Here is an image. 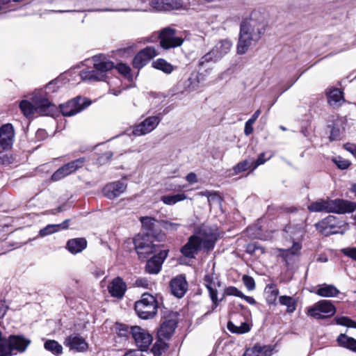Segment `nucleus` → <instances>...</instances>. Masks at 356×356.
Wrapping results in <instances>:
<instances>
[{"instance_id":"a211bd4d","label":"nucleus","mask_w":356,"mask_h":356,"mask_svg":"<svg viewBox=\"0 0 356 356\" xmlns=\"http://www.w3.org/2000/svg\"><path fill=\"white\" fill-rule=\"evenodd\" d=\"M198 242L197 237L193 235L188 238V242L181 248V253L184 258H181L179 264H188L182 261L185 259H193L197 252L203 249Z\"/></svg>"},{"instance_id":"6e6d98bb","label":"nucleus","mask_w":356,"mask_h":356,"mask_svg":"<svg viewBox=\"0 0 356 356\" xmlns=\"http://www.w3.org/2000/svg\"><path fill=\"white\" fill-rule=\"evenodd\" d=\"M225 293L227 296H234L236 297H240L241 296H243V293L238 290V289H236L234 286L227 287L225 291Z\"/></svg>"},{"instance_id":"9d476101","label":"nucleus","mask_w":356,"mask_h":356,"mask_svg":"<svg viewBox=\"0 0 356 356\" xmlns=\"http://www.w3.org/2000/svg\"><path fill=\"white\" fill-rule=\"evenodd\" d=\"M160 45L164 49L180 47L184 42L181 37L176 35V30L171 27H165L159 33Z\"/></svg>"},{"instance_id":"39448f33","label":"nucleus","mask_w":356,"mask_h":356,"mask_svg":"<svg viewBox=\"0 0 356 356\" xmlns=\"http://www.w3.org/2000/svg\"><path fill=\"white\" fill-rule=\"evenodd\" d=\"M94 70H82L80 73L81 79L88 81H104L108 71L114 67L113 62L108 60L104 55L92 57Z\"/></svg>"},{"instance_id":"bb28decb","label":"nucleus","mask_w":356,"mask_h":356,"mask_svg":"<svg viewBox=\"0 0 356 356\" xmlns=\"http://www.w3.org/2000/svg\"><path fill=\"white\" fill-rule=\"evenodd\" d=\"M87 247V241L85 238H75L67 241L66 249L72 254L81 252Z\"/></svg>"},{"instance_id":"58836bf2","label":"nucleus","mask_w":356,"mask_h":356,"mask_svg":"<svg viewBox=\"0 0 356 356\" xmlns=\"http://www.w3.org/2000/svg\"><path fill=\"white\" fill-rule=\"evenodd\" d=\"M200 78L197 74L192 73L185 82V89L188 91H194L199 88Z\"/></svg>"},{"instance_id":"473e14b6","label":"nucleus","mask_w":356,"mask_h":356,"mask_svg":"<svg viewBox=\"0 0 356 356\" xmlns=\"http://www.w3.org/2000/svg\"><path fill=\"white\" fill-rule=\"evenodd\" d=\"M175 0H152V6L157 10H170L177 8Z\"/></svg>"},{"instance_id":"4be33fe9","label":"nucleus","mask_w":356,"mask_h":356,"mask_svg":"<svg viewBox=\"0 0 356 356\" xmlns=\"http://www.w3.org/2000/svg\"><path fill=\"white\" fill-rule=\"evenodd\" d=\"M172 293L177 298H182L188 290V283L186 277L179 275L173 278L170 283Z\"/></svg>"},{"instance_id":"c756f323","label":"nucleus","mask_w":356,"mask_h":356,"mask_svg":"<svg viewBox=\"0 0 356 356\" xmlns=\"http://www.w3.org/2000/svg\"><path fill=\"white\" fill-rule=\"evenodd\" d=\"M220 59L217 57L216 54L211 49L210 51L207 53L199 60L198 65L200 70L206 68L205 71L207 74H209L211 72L212 68L209 67V63H216Z\"/></svg>"},{"instance_id":"5701e85b","label":"nucleus","mask_w":356,"mask_h":356,"mask_svg":"<svg viewBox=\"0 0 356 356\" xmlns=\"http://www.w3.org/2000/svg\"><path fill=\"white\" fill-rule=\"evenodd\" d=\"M334 218L329 216L316 224V229L324 236H330L338 233L337 227L333 225Z\"/></svg>"},{"instance_id":"6ab92c4d","label":"nucleus","mask_w":356,"mask_h":356,"mask_svg":"<svg viewBox=\"0 0 356 356\" xmlns=\"http://www.w3.org/2000/svg\"><path fill=\"white\" fill-rule=\"evenodd\" d=\"M14 138L15 131L11 124L7 123L0 127V147L3 150L12 147Z\"/></svg>"},{"instance_id":"603ef678","label":"nucleus","mask_w":356,"mask_h":356,"mask_svg":"<svg viewBox=\"0 0 356 356\" xmlns=\"http://www.w3.org/2000/svg\"><path fill=\"white\" fill-rule=\"evenodd\" d=\"M259 350V345L256 344L252 348H248L243 356H260Z\"/></svg>"},{"instance_id":"ddd939ff","label":"nucleus","mask_w":356,"mask_h":356,"mask_svg":"<svg viewBox=\"0 0 356 356\" xmlns=\"http://www.w3.org/2000/svg\"><path fill=\"white\" fill-rule=\"evenodd\" d=\"M85 161V158H79L63 165L51 175V180L57 181L72 174L83 166Z\"/></svg>"},{"instance_id":"2f4dec72","label":"nucleus","mask_w":356,"mask_h":356,"mask_svg":"<svg viewBox=\"0 0 356 356\" xmlns=\"http://www.w3.org/2000/svg\"><path fill=\"white\" fill-rule=\"evenodd\" d=\"M315 293L321 297H334L339 293V291L332 284H323L316 286Z\"/></svg>"},{"instance_id":"cd10ccee","label":"nucleus","mask_w":356,"mask_h":356,"mask_svg":"<svg viewBox=\"0 0 356 356\" xmlns=\"http://www.w3.org/2000/svg\"><path fill=\"white\" fill-rule=\"evenodd\" d=\"M177 327V323L173 319L165 321L158 330V336L161 339H168L173 334Z\"/></svg>"},{"instance_id":"a19ab883","label":"nucleus","mask_w":356,"mask_h":356,"mask_svg":"<svg viewBox=\"0 0 356 356\" xmlns=\"http://www.w3.org/2000/svg\"><path fill=\"white\" fill-rule=\"evenodd\" d=\"M186 196L183 194H176L172 195H163L161 197V200L167 205H173L178 202L184 200Z\"/></svg>"},{"instance_id":"79ce46f5","label":"nucleus","mask_w":356,"mask_h":356,"mask_svg":"<svg viewBox=\"0 0 356 356\" xmlns=\"http://www.w3.org/2000/svg\"><path fill=\"white\" fill-rule=\"evenodd\" d=\"M280 303L287 307L286 311L292 313L296 310V302L294 299L291 296H282L279 298Z\"/></svg>"},{"instance_id":"20e7f679","label":"nucleus","mask_w":356,"mask_h":356,"mask_svg":"<svg viewBox=\"0 0 356 356\" xmlns=\"http://www.w3.org/2000/svg\"><path fill=\"white\" fill-rule=\"evenodd\" d=\"M284 231L293 239L302 238L305 234L303 223L296 225H288ZM302 245L299 242L292 241V246L289 248L279 249L281 256L285 260L286 265H290L299 255Z\"/></svg>"},{"instance_id":"37998d69","label":"nucleus","mask_w":356,"mask_h":356,"mask_svg":"<svg viewBox=\"0 0 356 356\" xmlns=\"http://www.w3.org/2000/svg\"><path fill=\"white\" fill-rule=\"evenodd\" d=\"M334 321L337 325L356 328V322L346 316H337Z\"/></svg>"},{"instance_id":"a878e982","label":"nucleus","mask_w":356,"mask_h":356,"mask_svg":"<svg viewBox=\"0 0 356 356\" xmlns=\"http://www.w3.org/2000/svg\"><path fill=\"white\" fill-rule=\"evenodd\" d=\"M111 296L121 298L126 291V284L120 277L115 278L108 286Z\"/></svg>"},{"instance_id":"7c9ffc66","label":"nucleus","mask_w":356,"mask_h":356,"mask_svg":"<svg viewBox=\"0 0 356 356\" xmlns=\"http://www.w3.org/2000/svg\"><path fill=\"white\" fill-rule=\"evenodd\" d=\"M232 43L227 39L219 41L212 49L217 57L220 60L224 56L229 52Z\"/></svg>"},{"instance_id":"6e6552de","label":"nucleus","mask_w":356,"mask_h":356,"mask_svg":"<svg viewBox=\"0 0 356 356\" xmlns=\"http://www.w3.org/2000/svg\"><path fill=\"white\" fill-rule=\"evenodd\" d=\"M135 250L140 260H147L151 254L156 253L159 245H155L149 239V236L138 234L134 238Z\"/></svg>"},{"instance_id":"774afa93","label":"nucleus","mask_w":356,"mask_h":356,"mask_svg":"<svg viewBox=\"0 0 356 356\" xmlns=\"http://www.w3.org/2000/svg\"><path fill=\"white\" fill-rule=\"evenodd\" d=\"M109 92L117 96L121 92V90H118L114 88H111L109 89Z\"/></svg>"},{"instance_id":"ea45409f","label":"nucleus","mask_w":356,"mask_h":356,"mask_svg":"<svg viewBox=\"0 0 356 356\" xmlns=\"http://www.w3.org/2000/svg\"><path fill=\"white\" fill-rule=\"evenodd\" d=\"M227 328L230 332L236 334H244L249 332L250 330L249 324L246 322L241 323L240 325H236L229 321L227 323Z\"/></svg>"},{"instance_id":"72a5a7b5","label":"nucleus","mask_w":356,"mask_h":356,"mask_svg":"<svg viewBox=\"0 0 356 356\" xmlns=\"http://www.w3.org/2000/svg\"><path fill=\"white\" fill-rule=\"evenodd\" d=\"M339 345L352 351L356 352V339L345 334H341L337 337Z\"/></svg>"},{"instance_id":"69168bd1","label":"nucleus","mask_w":356,"mask_h":356,"mask_svg":"<svg viewBox=\"0 0 356 356\" xmlns=\"http://www.w3.org/2000/svg\"><path fill=\"white\" fill-rule=\"evenodd\" d=\"M240 298L244 299L247 302H248L250 305L256 304V301L252 297L247 296L243 294V296H241Z\"/></svg>"},{"instance_id":"7ed1b4c3","label":"nucleus","mask_w":356,"mask_h":356,"mask_svg":"<svg viewBox=\"0 0 356 356\" xmlns=\"http://www.w3.org/2000/svg\"><path fill=\"white\" fill-rule=\"evenodd\" d=\"M307 209L311 212L346 213L354 211L356 209V204L341 199H319L312 202L308 205Z\"/></svg>"},{"instance_id":"680f3d73","label":"nucleus","mask_w":356,"mask_h":356,"mask_svg":"<svg viewBox=\"0 0 356 356\" xmlns=\"http://www.w3.org/2000/svg\"><path fill=\"white\" fill-rule=\"evenodd\" d=\"M136 284L138 286H141V287H143V288H147L149 286V282H148V280L147 279L140 278V279H138L136 281Z\"/></svg>"},{"instance_id":"9b49d317","label":"nucleus","mask_w":356,"mask_h":356,"mask_svg":"<svg viewBox=\"0 0 356 356\" xmlns=\"http://www.w3.org/2000/svg\"><path fill=\"white\" fill-rule=\"evenodd\" d=\"M91 102L86 98L76 97L65 104H60V111L64 116H72L89 106Z\"/></svg>"},{"instance_id":"c03bdc74","label":"nucleus","mask_w":356,"mask_h":356,"mask_svg":"<svg viewBox=\"0 0 356 356\" xmlns=\"http://www.w3.org/2000/svg\"><path fill=\"white\" fill-rule=\"evenodd\" d=\"M252 168L251 162H249L248 160L243 161L242 162L238 163L234 168V170L236 174H238L241 172H244L248 169Z\"/></svg>"},{"instance_id":"f257e3e1","label":"nucleus","mask_w":356,"mask_h":356,"mask_svg":"<svg viewBox=\"0 0 356 356\" xmlns=\"http://www.w3.org/2000/svg\"><path fill=\"white\" fill-rule=\"evenodd\" d=\"M269 15L264 8L254 10L249 17L244 19L240 24V32L236 51L245 54L249 48L255 45L266 31Z\"/></svg>"},{"instance_id":"338daca9","label":"nucleus","mask_w":356,"mask_h":356,"mask_svg":"<svg viewBox=\"0 0 356 356\" xmlns=\"http://www.w3.org/2000/svg\"><path fill=\"white\" fill-rule=\"evenodd\" d=\"M161 268H145L146 273L152 275H157L159 273Z\"/></svg>"},{"instance_id":"4c0bfd02","label":"nucleus","mask_w":356,"mask_h":356,"mask_svg":"<svg viewBox=\"0 0 356 356\" xmlns=\"http://www.w3.org/2000/svg\"><path fill=\"white\" fill-rule=\"evenodd\" d=\"M44 348L55 355H60L63 353L62 346L55 340H47L44 344Z\"/></svg>"},{"instance_id":"c85d7f7f","label":"nucleus","mask_w":356,"mask_h":356,"mask_svg":"<svg viewBox=\"0 0 356 356\" xmlns=\"http://www.w3.org/2000/svg\"><path fill=\"white\" fill-rule=\"evenodd\" d=\"M159 248H158L156 253H153L154 255L152 257L147 259V263L146 267H161L168 256V250H160Z\"/></svg>"},{"instance_id":"423d86ee","label":"nucleus","mask_w":356,"mask_h":356,"mask_svg":"<svg viewBox=\"0 0 356 356\" xmlns=\"http://www.w3.org/2000/svg\"><path fill=\"white\" fill-rule=\"evenodd\" d=\"M134 309L140 318H152L157 313L158 302L154 296L145 293L141 299L136 302Z\"/></svg>"},{"instance_id":"0eeeda50","label":"nucleus","mask_w":356,"mask_h":356,"mask_svg":"<svg viewBox=\"0 0 356 356\" xmlns=\"http://www.w3.org/2000/svg\"><path fill=\"white\" fill-rule=\"evenodd\" d=\"M198 239V243L201 247L209 251L213 250L216 242L220 237V232L216 225H202L198 232L194 235Z\"/></svg>"},{"instance_id":"49530a36","label":"nucleus","mask_w":356,"mask_h":356,"mask_svg":"<svg viewBox=\"0 0 356 356\" xmlns=\"http://www.w3.org/2000/svg\"><path fill=\"white\" fill-rule=\"evenodd\" d=\"M115 68L118 71L119 73L124 76L127 79H130L131 75L130 74L131 69L130 67L124 63H119L116 65Z\"/></svg>"},{"instance_id":"4468645a","label":"nucleus","mask_w":356,"mask_h":356,"mask_svg":"<svg viewBox=\"0 0 356 356\" xmlns=\"http://www.w3.org/2000/svg\"><path fill=\"white\" fill-rule=\"evenodd\" d=\"M130 332L136 345L142 350H146L152 342V335L139 326H131Z\"/></svg>"},{"instance_id":"0e129e2a","label":"nucleus","mask_w":356,"mask_h":356,"mask_svg":"<svg viewBox=\"0 0 356 356\" xmlns=\"http://www.w3.org/2000/svg\"><path fill=\"white\" fill-rule=\"evenodd\" d=\"M261 111L260 109L257 110L252 115V116L248 120L249 122L254 123L255 121L259 118V115L261 114Z\"/></svg>"},{"instance_id":"052dcab7","label":"nucleus","mask_w":356,"mask_h":356,"mask_svg":"<svg viewBox=\"0 0 356 356\" xmlns=\"http://www.w3.org/2000/svg\"><path fill=\"white\" fill-rule=\"evenodd\" d=\"M344 148L356 157V145L350 143H346L344 145Z\"/></svg>"},{"instance_id":"09e8293b","label":"nucleus","mask_w":356,"mask_h":356,"mask_svg":"<svg viewBox=\"0 0 356 356\" xmlns=\"http://www.w3.org/2000/svg\"><path fill=\"white\" fill-rule=\"evenodd\" d=\"M161 225L163 229L170 231H175L181 226L179 223L172 222L168 220L161 221Z\"/></svg>"},{"instance_id":"de8ad7c7","label":"nucleus","mask_w":356,"mask_h":356,"mask_svg":"<svg viewBox=\"0 0 356 356\" xmlns=\"http://www.w3.org/2000/svg\"><path fill=\"white\" fill-rule=\"evenodd\" d=\"M332 160L334 163L338 166V168L341 170L347 169L350 165L349 161L343 159L340 156L334 157Z\"/></svg>"},{"instance_id":"f3484780","label":"nucleus","mask_w":356,"mask_h":356,"mask_svg":"<svg viewBox=\"0 0 356 356\" xmlns=\"http://www.w3.org/2000/svg\"><path fill=\"white\" fill-rule=\"evenodd\" d=\"M159 54L158 50L154 47H147L140 51L134 57L133 65L136 68H141L145 65L149 60Z\"/></svg>"},{"instance_id":"b1692460","label":"nucleus","mask_w":356,"mask_h":356,"mask_svg":"<svg viewBox=\"0 0 356 356\" xmlns=\"http://www.w3.org/2000/svg\"><path fill=\"white\" fill-rule=\"evenodd\" d=\"M9 345L13 350L24 352L29 346L31 341L20 335H10L9 337Z\"/></svg>"},{"instance_id":"412c9836","label":"nucleus","mask_w":356,"mask_h":356,"mask_svg":"<svg viewBox=\"0 0 356 356\" xmlns=\"http://www.w3.org/2000/svg\"><path fill=\"white\" fill-rule=\"evenodd\" d=\"M127 188V184L121 181H113L106 184L103 188L105 197L110 200L115 199L122 194Z\"/></svg>"},{"instance_id":"f03ea898","label":"nucleus","mask_w":356,"mask_h":356,"mask_svg":"<svg viewBox=\"0 0 356 356\" xmlns=\"http://www.w3.org/2000/svg\"><path fill=\"white\" fill-rule=\"evenodd\" d=\"M54 86V83L50 82L44 89L35 90L31 97V102L26 99L21 101L19 108L24 115L29 118L35 113H38L42 115L54 116L56 106L49 100L47 91L51 90V92H55Z\"/></svg>"},{"instance_id":"13d9d810","label":"nucleus","mask_w":356,"mask_h":356,"mask_svg":"<svg viewBox=\"0 0 356 356\" xmlns=\"http://www.w3.org/2000/svg\"><path fill=\"white\" fill-rule=\"evenodd\" d=\"M340 137V130L338 128L333 127L331 130L330 139L331 140H338Z\"/></svg>"},{"instance_id":"a18cd8bd","label":"nucleus","mask_w":356,"mask_h":356,"mask_svg":"<svg viewBox=\"0 0 356 356\" xmlns=\"http://www.w3.org/2000/svg\"><path fill=\"white\" fill-rule=\"evenodd\" d=\"M246 252L250 254H262L264 250L261 247L257 245L256 243H252L246 246Z\"/></svg>"},{"instance_id":"864d4df0","label":"nucleus","mask_w":356,"mask_h":356,"mask_svg":"<svg viewBox=\"0 0 356 356\" xmlns=\"http://www.w3.org/2000/svg\"><path fill=\"white\" fill-rule=\"evenodd\" d=\"M343 254L356 261V247H348L342 249Z\"/></svg>"},{"instance_id":"c9c22d12","label":"nucleus","mask_w":356,"mask_h":356,"mask_svg":"<svg viewBox=\"0 0 356 356\" xmlns=\"http://www.w3.org/2000/svg\"><path fill=\"white\" fill-rule=\"evenodd\" d=\"M67 220L64 221L63 224L48 225L45 227L40 230L39 235L43 237L56 232L57 231H58L60 227H62V229H66L67 227Z\"/></svg>"},{"instance_id":"393cba45","label":"nucleus","mask_w":356,"mask_h":356,"mask_svg":"<svg viewBox=\"0 0 356 356\" xmlns=\"http://www.w3.org/2000/svg\"><path fill=\"white\" fill-rule=\"evenodd\" d=\"M326 95L328 104L333 108H337L344 102L343 92L338 88L327 89Z\"/></svg>"},{"instance_id":"dca6fc26","label":"nucleus","mask_w":356,"mask_h":356,"mask_svg":"<svg viewBox=\"0 0 356 356\" xmlns=\"http://www.w3.org/2000/svg\"><path fill=\"white\" fill-rule=\"evenodd\" d=\"M204 282L207 286L211 299L214 305V307L218 306V297H217V287L220 286V282L219 280L218 275L215 273L214 268H211L210 271L207 272L204 275Z\"/></svg>"},{"instance_id":"bf43d9fd","label":"nucleus","mask_w":356,"mask_h":356,"mask_svg":"<svg viewBox=\"0 0 356 356\" xmlns=\"http://www.w3.org/2000/svg\"><path fill=\"white\" fill-rule=\"evenodd\" d=\"M253 124L254 123H252V122H249V120H248L245 122L244 133L246 136H249L253 132V127H252Z\"/></svg>"},{"instance_id":"e2e57ef3","label":"nucleus","mask_w":356,"mask_h":356,"mask_svg":"<svg viewBox=\"0 0 356 356\" xmlns=\"http://www.w3.org/2000/svg\"><path fill=\"white\" fill-rule=\"evenodd\" d=\"M186 179L191 184L196 183L197 181V176L194 172H191L187 175Z\"/></svg>"},{"instance_id":"1a4fd4ad","label":"nucleus","mask_w":356,"mask_h":356,"mask_svg":"<svg viewBox=\"0 0 356 356\" xmlns=\"http://www.w3.org/2000/svg\"><path fill=\"white\" fill-rule=\"evenodd\" d=\"M336 312L334 306L329 300H320L307 309V315L316 318L322 319L332 316Z\"/></svg>"},{"instance_id":"e433bc0d","label":"nucleus","mask_w":356,"mask_h":356,"mask_svg":"<svg viewBox=\"0 0 356 356\" xmlns=\"http://www.w3.org/2000/svg\"><path fill=\"white\" fill-rule=\"evenodd\" d=\"M152 66L156 70H159L165 74H170L173 72L175 67L165 60L159 58L152 63Z\"/></svg>"},{"instance_id":"2eb2a0df","label":"nucleus","mask_w":356,"mask_h":356,"mask_svg":"<svg viewBox=\"0 0 356 356\" xmlns=\"http://www.w3.org/2000/svg\"><path fill=\"white\" fill-rule=\"evenodd\" d=\"M160 122L161 118L159 116H149L133 127L132 134L136 136L146 135L154 131Z\"/></svg>"},{"instance_id":"8fccbe9b","label":"nucleus","mask_w":356,"mask_h":356,"mask_svg":"<svg viewBox=\"0 0 356 356\" xmlns=\"http://www.w3.org/2000/svg\"><path fill=\"white\" fill-rule=\"evenodd\" d=\"M265 156V153H261L259 155L257 160L251 161V165H252V170H255L258 166L264 164L267 160L270 159V156L268 157V159H266Z\"/></svg>"},{"instance_id":"5fc2aeb1","label":"nucleus","mask_w":356,"mask_h":356,"mask_svg":"<svg viewBox=\"0 0 356 356\" xmlns=\"http://www.w3.org/2000/svg\"><path fill=\"white\" fill-rule=\"evenodd\" d=\"M260 356H270L273 354V348L271 346L259 345Z\"/></svg>"},{"instance_id":"f8f14e48","label":"nucleus","mask_w":356,"mask_h":356,"mask_svg":"<svg viewBox=\"0 0 356 356\" xmlns=\"http://www.w3.org/2000/svg\"><path fill=\"white\" fill-rule=\"evenodd\" d=\"M140 220L142 224L143 229L147 232V236H152L156 240L161 241L165 238V235L161 231V222H159L155 218L145 216L141 217Z\"/></svg>"},{"instance_id":"f704fd0d","label":"nucleus","mask_w":356,"mask_h":356,"mask_svg":"<svg viewBox=\"0 0 356 356\" xmlns=\"http://www.w3.org/2000/svg\"><path fill=\"white\" fill-rule=\"evenodd\" d=\"M264 294L268 304L275 305L279 294V290L275 284H269L266 285L264 289Z\"/></svg>"},{"instance_id":"4d7b16f0","label":"nucleus","mask_w":356,"mask_h":356,"mask_svg":"<svg viewBox=\"0 0 356 356\" xmlns=\"http://www.w3.org/2000/svg\"><path fill=\"white\" fill-rule=\"evenodd\" d=\"M118 329L119 331V335L126 337L128 334H131L130 330L131 327L128 326L125 324H120L118 326Z\"/></svg>"},{"instance_id":"3c124183","label":"nucleus","mask_w":356,"mask_h":356,"mask_svg":"<svg viewBox=\"0 0 356 356\" xmlns=\"http://www.w3.org/2000/svg\"><path fill=\"white\" fill-rule=\"evenodd\" d=\"M243 282L244 285L246 286V288L248 290L252 291V290L254 289L255 283H254V280L252 277L248 276V275H243Z\"/></svg>"},{"instance_id":"aec40b11","label":"nucleus","mask_w":356,"mask_h":356,"mask_svg":"<svg viewBox=\"0 0 356 356\" xmlns=\"http://www.w3.org/2000/svg\"><path fill=\"white\" fill-rule=\"evenodd\" d=\"M66 347L75 352H85L88 348V344L85 339L79 335L72 334L67 337L64 342Z\"/></svg>"}]
</instances>
